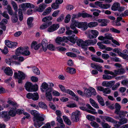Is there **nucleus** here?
Here are the masks:
<instances>
[{"mask_svg": "<svg viewBox=\"0 0 128 128\" xmlns=\"http://www.w3.org/2000/svg\"><path fill=\"white\" fill-rule=\"evenodd\" d=\"M64 38L65 39L66 42L68 40L73 43H75L76 42L75 39L73 37L71 36H64Z\"/></svg>", "mask_w": 128, "mask_h": 128, "instance_id": "obj_37", "label": "nucleus"}, {"mask_svg": "<svg viewBox=\"0 0 128 128\" xmlns=\"http://www.w3.org/2000/svg\"><path fill=\"white\" fill-rule=\"evenodd\" d=\"M8 22V21L7 19H3L0 23V28L4 30H5L6 28L5 25L7 24Z\"/></svg>", "mask_w": 128, "mask_h": 128, "instance_id": "obj_22", "label": "nucleus"}, {"mask_svg": "<svg viewBox=\"0 0 128 128\" xmlns=\"http://www.w3.org/2000/svg\"><path fill=\"white\" fill-rule=\"evenodd\" d=\"M98 24L97 22H91L87 24V26L90 28H92L96 27Z\"/></svg>", "mask_w": 128, "mask_h": 128, "instance_id": "obj_39", "label": "nucleus"}, {"mask_svg": "<svg viewBox=\"0 0 128 128\" xmlns=\"http://www.w3.org/2000/svg\"><path fill=\"white\" fill-rule=\"evenodd\" d=\"M97 21L101 23L100 26H107V23L109 22L108 20L104 19H99Z\"/></svg>", "mask_w": 128, "mask_h": 128, "instance_id": "obj_25", "label": "nucleus"}, {"mask_svg": "<svg viewBox=\"0 0 128 128\" xmlns=\"http://www.w3.org/2000/svg\"><path fill=\"white\" fill-rule=\"evenodd\" d=\"M114 82L113 80L110 81L108 82L104 81L103 82L102 85L104 86L111 88L114 84Z\"/></svg>", "mask_w": 128, "mask_h": 128, "instance_id": "obj_16", "label": "nucleus"}, {"mask_svg": "<svg viewBox=\"0 0 128 128\" xmlns=\"http://www.w3.org/2000/svg\"><path fill=\"white\" fill-rule=\"evenodd\" d=\"M4 72L7 75L10 76H12L13 74L12 69L8 67H6L5 69Z\"/></svg>", "mask_w": 128, "mask_h": 128, "instance_id": "obj_29", "label": "nucleus"}, {"mask_svg": "<svg viewBox=\"0 0 128 128\" xmlns=\"http://www.w3.org/2000/svg\"><path fill=\"white\" fill-rule=\"evenodd\" d=\"M114 76L107 74H104L102 75V78L104 80H110L113 78Z\"/></svg>", "mask_w": 128, "mask_h": 128, "instance_id": "obj_53", "label": "nucleus"}, {"mask_svg": "<svg viewBox=\"0 0 128 128\" xmlns=\"http://www.w3.org/2000/svg\"><path fill=\"white\" fill-rule=\"evenodd\" d=\"M16 108H11V109H10V110L8 112V114L9 115V117L10 116L12 117L15 116L16 114Z\"/></svg>", "mask_w": 128, "mask_h": 128, "instance_id": "obj_26", "label": "nucleus"}, {"mask_svg": "<svg viewBox=\"0 0 128 128\" xmlns=\"http://www.w3.org/2000/svg\"><path fill=\"white\" fill-rule=\"evenodd\" d=\"M11 20L14 23H15L18 22V17L17 12L14 13L11 18Z\"/></svg>", "mask_w": 128, "mask_h": 128, "instance_id": "obj_33", "label": "nucleus"}, {"mask_svg": "<svg viewBox=\"0 0 128 128\" xmlns=\"http://www.w3.org/2000/svg\"><path fill=\"white\" fill-rule=\"evenodd\" d=\"M90 124L92 127L95 128H98L99 126L98 124L94 121L91 122L90 123Z\"/></svg>", "mask_w": 128, "mask_h": 128, "instance_id": "obj_58", "label": "nucleus"}, {"mask_svg": "<svg viewBox=\"0 0 128 128\" xmlns=\"http://www.w3.org/2000/svg\"><path fill=\"white\" fill-rule=\"evenodd\" d=\"M11 4L15 10L14 12H17L18 11V6L16 3L14 1H12L11 2Z\"/></svg>", "mask_w": 128, "mask_h": 128, "instance_id": "obj_43", "label": "nucleus"}, {"mask_svg": "<svg viewBox=\"0 0 128 128\" xmlns=\"http://www.w3.org/2000/svg\"><path fill=\"white\" fill-rule=\"evenodd\" d=\"M128 112L126 111H124L123 110H120L119 111V114L118 115L120 118L122 117H124L126 116V114L128 113Z\"/></svg>", "mask_w": 128, "mask_h": 128, "instance_id": "obj_46", "label": "nucleus"}, {"mask_svg": "<svg viewBox=\"0 0 128 128\" xmlns=\"http://www.w3.org/2000/svg\"><path fill=\"white\" fill-rule=\"evenodd\" d=\"M1 118L5 119L10 118L9 115L6 111H2L1 113L0 114V118Z\"/></svg>", "mask_w": 128, "mask_h": 128, "instance_id": "obj_31", "label": "nucleus"}, {"mask_svg": "<svg viewBox=\"0 0 128 128\" xmlns=\"http://www.w3.org/2000/svg\"><path fill=\"white\" fill-rule=\"evenodd\" d=\"M84 95H85L88 98L92 96L91 93L88 89H85L84 91Z\"/></svg>", "mask_w": 128, "mask_h": 128, "instance_id": "obj_44", "label": "nucleus"}, {"mask_svg": "<svg viewBox=\"0 0 128 128\" xmlns=\"http://www.w3.org/2000/svg\"><path fill=\"white\" fill-rule=\"evenodd\" d=\"M42 44L43 50L44 52H46L47 50L48 45V41L47 40L45 39H43L42 42Z\"/></svg>", "mask_w": 128, "mask_h": 128, "instance_id": "obj_20", "label": "nucleus"}, {"mask_svg": "<svg viewBox=\"0 0 128 128\" xmlns=\"http://www.w3.org/2000/svg\"><path fill=\"white\" fill-rule=\"evenodd\" d=\"M97 42V40L96 39L93 40H86V46L90 45H94L96 44Z\"/></svg>", "mask_w": 128, "mask_h": 128, "instance_id": "obj_28", "label": "nucleus"}, {"mask_svg": "<svg viewBox=\"0 0 128 128\" xmlns=\"http://www.w3.org/2000/svg\"><path fill=\"white\" fill-rule=\"evenodd\" d=\"M92 59L94 61L100 63H103L104 61L102 59L97 57L96 56L91 55Z\"/></svg>", "mask_w": 128, "mask_h": 128, "instance_id": "obj_32", "label": "nucleus"}, {"mask_svg": "<svg viewBox=\"0 0 128 128\" xmlns=\"http://www.w3.org/2000/svg\"><path fill=\"white\" fill-rule=\"evenodd\" d=\"M86 40L84 41L81 39L78 40L76 41L77 45L80 46L81 47L85 50H87V47L86 46Z\"/></svg>", "mask_w": 128, "mask_h": 128, "instance_id": "obj_7", "label": "nucleus"}, {"mask_svg": "<svg viewBox=\"0 0 128 128\" xmlns=\"http://www.w3.org/2000/svg\"><path fill=\"white\" fill-rule=\"evenodd\" d=\"M32 99L34 100H38L39 98L38 94L37 92L34 93L33 94Z\"/></svg>", "mask_w": 128, "mask_h": 128, "instance_id": "obj_55", "label": "nucleus"}, {"mask_svg": "<svg viewBox=\"0 0 128 128\" xmlns=\"http://www.w3.org/2000/svg\"><path fill=\"white\" fill-rule=\"evenodd\" d=\"M52 91V89H50L46 92L45 96L46 100L48 101H50L52 100V96L51 93Z\"/></svg>", "mask_w": 128, "mask_h": 128, "instance_id": "obj_15", "label": "nucleus"}, {"mask_svg": "<svg viewBox=\"0 0 128 128\" xmlns=\"http://www.w3.org/2000/svg\"><path fill=\"white\" fill-rule=\"evenodd\" d=\"M59 27L60 25L58 24H53L48 28L47 31L49 32H53L57 30Z\"/></svg>", "mask_w": 128, "mask_h": 128, "instance_id": "obj_13", "label": "nucleus"}, {"mask_svg": "<svg viewBox=\"0 0 128 128\" xmlns=\"http://www.w3.org/2000/svg\"><path fill=\"white\" fill-rule=\"evenodd\" d=\"M128 122V120L126 118H124L121 119L120 121L119 122V123L122 125L124 124H125Z\"/></svg>", "mask_w": 128, "mask_h": 128, "instance_id": "obj_57", "label": "nucleus"}, {"mask_svg": "<svg viewBox=\"0 0 128 128\" xmlns=\"http://www.w3.org/2000/svg\"><path fill=\"white\" fill-rule=\"evenodd\" d=\"M24 50V49L22 47H20L16 50V54L17 56L20 55L21 54L25 56H28L30 54V52L28 51H27V54L25 53V52H23Z\"/></svg>", "mask_w": 128, "mask_h": 128, "instance_id": "obj_9", "label": "nucleus"}, {"mask_svg": "<svg viewBox=\"0 0 128 128\" xmlns=\"http://www.w3.org/2000/svg\"><path fill=\"white\" fill-rule=\"evenodd\" d=\"M66 55L71 57H76V56L75 54L72 52H68L66 53Z\"/></svg>", "mask_w": 128, "mask_h": 128, "instance_id": "obj_63", "label": "nucleus"}, {"mask_svg": "<svg viewBox=\"0 0 128 128\" xmlns=\"http://www.w3.org/2000/svg\"><path fill=\"white\" fill-rule=\"evenodd\" d=\"M52 18L51 16H48L44 17L42 19V22H49V21L52 20Z\"/></svg>", "mask_w": 128, "mask_h": 128, "instance_id": "obj_36", "label": "nucleus"}, {"mask_svg": "<svg viewBox=\"0 0 128 128\" xmlns=\"http://www.w3.org/2000/svg\"><path fill=\"white\" fill-rule=\"evenodd\" d=\"M47 48L50 50L53 51L55 50V48L54 45L52 44H50L48 45Z\"/></svg>", "mask_w": 128, "mask_h": 128, "instance_id": "obj_64", "label": "nucleus"}, {"mask_svg": "<svg viewBox=\"0 0 128 128\" xmlns=\"http://www.w3.org/2000/svg\"><path fill=\"white\" fill-rule=\"evenodd\" d=\"M96 98L99 103L102 106H104L105 104L104 103L102 98L98 95L97 96Z\"/></svg>", "mask_w": 128, "mask_h": 128, "instance_id": "obj_38", "label": "nucleus"}, {"mask_svg": "<svg viewBox=\"0 0 128 128\" xmlns=\"http://www.w3.org/2000/svg\"><path fill=\"white\" fill-rule=\"evenodd\" d=\"M5 43L6 45L10 48H13L16 46L18 43L16 42H12L8 40H6Z\"/></svg>", "mask_w": 128, "mask_h": 128, "instance_id": "obj_14", "label": "nucleus"}, {"mask_svg": "<svg viewBox=\"0 0 128 128\" xmlns=\"http://www.w3.org/2000/svg\"><path fill=\"white\" fill-rule=\"evenodd\" d=\"M46 7V5L44 3L40 4L38 7H36L35 9L36 10L40 12H42Z\"/></svg>", "mask_w": 128, "mask_h": 128, "instance_id": "obj_18", "label": "nucleus"}, {"mask_svg": "<svg viewBox=\"0 0 128 128\" xmlns=\"http://www.w3.org/2000/svg\"><path fill=\"white\" fill-rule=\"evenodd\" d=\"M24 60V58L20 56L18 57V62L15 61L14 62V64L16 65H19L20 64V62H23Z\"/></svg>", "mask_w": 128, "mask_h": 128, "instance_id": "obj_45", "label": "nucleus"}, {"mask_svg": "<svg viewBox=\"0 0 128 128\" xmlns=\"http://www.w3.org/2000/svg\"><path fill=\"white\" fill-rule=\"evenodd\" d=\"M120 50L119 49H118L116 53L118 54V55L126 59L128 57V56L127 54H125L121 53L120 52Z\"/></svg>", "mask_w": 128, "mask_h": 128, "instance_id": "obj_35", "label": "nucleus"}, {"mask_svg": "<svg viewBox=\"0 0 128 128\" xmlns=\"http://www.w3.org/2000/svg\"><path fill=\"white\" fill-rule=\"evenodd\" d=\"M105 39H108L109 40H112V42L116 44L119 46L120 44L116 40L113 39L112 37V34L109 33H107L105 34Z\"/></svg>", "mask_w": 128, "mask_h": 128, "instance_id": "obj_10", "label": "nucleus"}, {"mask_svg": "<svg viewBox=\"0 0 128 128\" xmlns=\"http://www.w3.org/2000/svg\"><path fill=\"white\" fill-rule=\"evenodd\" d=\"M20 6L23 10H26L27 8H32L34 7V6L29 3H26L22 4Z\"/></svg>", "mask_w": 128, "mask_h": 128, "instance_id": "obj_11", "label": "nucleus"}, {"mask_svg": "<svg viewBox=\"0 0 128 128\" xmlns=\"http://www.w3.org/2000/svg\"><path fill=\"white\" fill-rule=\"evenodd\" d=\"M81 114L80 111L76 110L72 112L71 115V119L73 122H77L79 121Z\"/></svg>", "mask_w": 128, "mask_h": 128, "instance_id": "obj_4", "label": "nucleus"}, {"mask_svg": "<svg viewBox=\"0 0 128 128\" xmlns=\"http://www.w3.org/2000/svg\"><path fill=\"white\" fill-rule=\"evenodd\" d=\"M52 10V8L50 7H49L48 8L43 12L42 15L44 16H45L48 15L50 12Z\"/></svg>", "mask_w": 128, "mask_h": 128, "instance_id": "obj_40", "label": "nucleus"}, {"mask_svg": "<svg viewBox=\"0 0 128 128\" xmlns=\"http://www.w3.org/2000/svg\"><path fill=\"white\" fill-rule=\"evenodd\" d=\"M41 46L40 44H38L36 41L33 42L31 44V47L32 48L34 49L35 50H38Z\"/></svg>", "mask_w": 128, "mask_h": 128, "instance_id": "obj_19", "label": "nucleus"}, {"mask_svg": "<svg viewBox=\"0 0 128 128\" xmlns=\"http://www.w3.org/2000/svg\"><path fill=\"white\" fill-rule=\"evenodd\" d=\"M86 106L90 110H88L86 107L84 106H80V108L81 110L86 111L87 112L93 114H97V112L92 110H95L93 108L90 104H87L86 105Z\"/></svg>", "mask_w": 128, "mask_h": 128, "instance_id": "obj_6", "label": "nucleus"}, {"mask_svg": "<svg viewBox=\"0 0 128 128\" xmlns=\"http://www.w3.org/2000/svg\"><path fill=\"white\" fill-rule=\"evenodd\" d=\"M91 66L93 68L99 71L102 72V70L101 69L102 66L98 64H91Z\"/></svg>", "mask_w": 128, "mask_h": 128, "instance_id": "obj_23", "label": "nucleus"}, {"mask_svg": "<svg viewBox=\"0 0 128 128\" xmlns=\"http://www.w3.org/2000/svg\"><path fill=\"white\" fill-rule=\"evenodd\" d=\"M18 14L19 19L20 21H22L23 19V15L22 13V10L20 9H19L18 10Z\"/></svg>", "mask_w": 128, "mask_h": 128, "instance_id": "obj_51", "label": "nucleus"}, {"mask_svg": "<svg viewBox=\"0 0 128 128\" xmlns=\"http://www.w3.org/2000/svg\"><path fill=\"white\" fill-rule=\"evenodd\" d=\"M30 112L31 114L34 116L33 118H34V119H35V118L40 114L36 111L35 110L31 111Z\"/></svg>", "mask_w": 128, "mask_h": 128, "instance_id": "obj_49", "label": "nucleus"}, {"mask_svg": "<svg viewBox=\"0 0 128 128\" xmlns=\"http://www.w3.org/2000/svg\"><path fill=\"white\" fill-rule=\"evenodd\" d=\"M111 90L109 88H104L103 92L104 94V95L106 96V94H110L111 93Z\"/></svg>", "mask_w": 128, "mask_h": 128, "instance_id": "obj_52", "label": "nucleus"}, {"mask_svg": "<svg viewBox=\"0 0 128 128\" xmlns=\"http://www.w3.org/2000/svg\"><path fill=\"white\" fill-rule=\"evenodd\" d=\"M58 4L56 3H53L51 5V6L52 9L56 10L59 7Z\"/></svg>", "mask_w": 128, "mask_h": 128, "instance_id": "obj_56", "label": "nucleus"}, {"mask_svg": "<svg viewBox=\"0 0 128 128\" xmlns=\"http://www.w3.org/2000/svg\"><path fill=\"white\" fill-rule=\"evenodd\" d=\"M7 8L9 14L10 15L12 16L13 14L11 6L9 5H7Z\"/></svg>", "mask_w": 128, "mask_h": 128, "instance_id": "obj_50", "label": "nucleus"}, {"mask_svg": "<svg viewBox=\"0 0 128 128\" xmlns=\"http://www.w3.org/2000/svg\"><path fill=\"white\" fill-rule=\"evenodd\" d=\"M95 5L99 6L100 8L104 9H107L110 7V5L109 4H102L100 2L97 1L95 2Z\"/></svg>", "mask_w": 128, "mask_h": 128, "instance_id": "obj_12", "label": "nucleus"}, {"mask_svg": "<svg viewBox=\"0 0 128 128\" xmlns=\"http://www.w3.org/2000/svg\"><path fill=\"white\" fill-rule=\"evenodd\" d=\"M89 89L90 90V92L91 93L92 95L94 96L96 95V93L94 88L92 87H90L89 88Z\"/></svg>", "mask_w": 128, "mask_h": 128, "instance_id": "obj_60", "label": "nucleus"}, {"mask_svg": "<svg viewBox=\"0 0 128 128\" xmlns=\"http://www.w3.org/2000/svg\"><path fill=\"white\" fill-rule=\"evenodd\" d=\"M115 106L116 110L114 113L116 114H118L121 108L120 106L118 103H116L115 104Z\"/></svg>", "mask_w": 128, "mask_h": 128, "instance_id": "obj_34", "label": "nucleus"}, {"mask_svg": "<svg viewBox=\"0 0 128 128\" xmlns=\"http://www.w3.org/2000/svg\"><path fill=\"white\" fill-rule=\"evenodd\" d=\"M97 45L99 46V48L102 49H105L106 46L102 44L100 42H98L97 43Z\"/></svg>", "mask_w": 128, "mask_h": 128, "instance_id": "obj_59", "label": "nucleus"}, {"mask_svg": "<svg viewBox=\"0 0 128 128\" xmlns=\"http://www.w3.org/2000/svg\"><path fill=\"white\" fill-rule=\"evenodd\" d=\"M32 70L34 74L37 75L40 74V72L38 69L36 67H33L32 68Z\"/></svg>", "mask_w": 128, "mask_h": 128, "instance_id": "obj_42", "label": "nucleus"}, {"mask_svg": "<svg viewBox=\"0 0 128 128\" xmlns=\"http://www.w3.org/2000/svg\"><path fill=\"white\" fill-rule=\"evenodd\" d=\"M63 118L65 122L68 125H70L71 124L70 120L67 117L63 116Z\"/></svg>", "mask_w": 128, "mask_h": 128, "instance_id": "obj_47", "label": "nucleus"}, {"mask_svg": "<svg viewBox=\"0 0 128 128\" xmlns=\"http://www.w3.org/2000/svg\"><path fill=\"white\" fill-rule=\"evenodd\" d=\"M7 103L9 105V107L11 109V108H16L18 107V105L17 103L15 102H13L11 100H9L7 101Z\"/></svg>", "mask_w": 128, "mask_h": 128, "instance_id": "obj_24", "label": "nucleus"}, {"mask_svg": "<svg viewBox=\"0 0 128 128\" xmlns=\"http://www.w3.org/2000/svg\"><path fill=\"white\" fill-rule=\"evenodd\" d=\"M66 70L67 72L71 74H74L76 72V69L73 68L67 67Z\"/></svg>", "mask_w": 128, "mask_h": 128, "instance_id": "obj_27", "label": "nucleus"}, {"mask_svg": "<svg viewBox=\"0 0 128 128\" xmlns=\"http://www.w3.org/2000/svg\"><path fill=\"white\" fill-rule=\"evenodd\" d=\"M99 34L98 32L96 30H91L88 36V38L90 39L95 38L97 37Z\"/></svg>", "mask_w": 128, "mask_h": 128, "instance_id": "obj_8", "label": "nucleus"}, {"mask_svg": "<svg viewBox=\"0 0 128 128\" xmlns=\"http://www.w3.org/2000/svg\"><path fill=\"white\" fill-rule=\"evenodd\" d=\"M70 15L69 14L67 15L66 16L64 19V22L65 23H68L70 21Z\"/></svg>", "mask_w": 128, "mask_h": 128, "instance_id": "obj_62", "label": "nucleus"}, {"mask_svg": "<svg viewBox=\"0 0 128 128\" xmlns=\"http://www.w3.org/2000/svg\"><path fill=\"white\" fill-rule=\"evenodd\" d=\"M41 89L42 91L44 92V91H48L50 89H52V88H48V84L45 82H43L41 86Z\"/></svg>", "mask_w": 128, "mask_h": 128, "instance_id": "obj_21", "label": "nucleus"}, {"mask_svg": "<svg viewBox=\"0 0 128 128\" xmlns=\"http://www.w3.org/2000/svg\"><path fill=\"white\" fill-rule=\"evenodd\" d=\"M70 27L71 29L74 30V32L76 34H77L78 32V31L76 28V27L83 30H86L88 28L87 23L86 22H79L76 20L72 21Z\"/></svg>", "mask_w": 128, "mask_h": 128, "instance_id": "obj_1", "label": "nucleus"}, {"mask_svg": "<svg viewBox=\"0 0 128 128\" xmlns=\"http://www.w3.org/2000/svg\"><path fill=\"white\" fill-rule=\"evenodd\" d=\"M50 22L48 23H44L42 24L40 27V28L41 29H44L48 27L49 26V24Z\"/></svg>", "mask_w": 128, "mask_h": 128, "instance_id": "obj_54", "label": "nucleus"}, {"mask_svg": "<svg viewBox=\"0 0 128 128\" xmlns=\"http://www.w3.org/2000/svg\"><path fill=\"white\" fill-rule=\"evenodd\" d=\"M44 116L43 115L40 114L35 118H33L34 122V125L36 128H39L44 123L42 122L44 120Z\"/></svg>", "mask_w": 128, "mask_h": 128, "instance_id": "obj_2", "label": "nucleus"}, {"mask_svg": "<svg viewBox=\"0 0 128 128\" xmlns=\"http://www.w3.org/2000/svg\"><path fill=\"white\" fill-rule=\"evenodd\" d=\"M38 105L40 108L44 109H46L47 108V106L44 102H40L38 103Z\"/></svg>", "mask_w": 128, "mask_h": 128, "instance_id": "obj_48", "label": "nucleus"}, {"mask_svg": "<svg viewBox=\"0 0 128 128\" xmlns=\"http://www.w3.org/2000/svg\"><path fill=\"white\" fill-rule=\"evenodd\" d=\"M56 43L60 45H62L64 46L65 44L64 43L61 42H65V39L64 38V36L62 38L60 37H57L55 40Z\"/></svg>", "mask_w": 128, "mask_h": 128, "instance_id": "obj_17", "label": "nucleus"}, {"mask_svg": "<svg viewBox=\"0 0 128 128\" xmlns=\"http://www.w3.org/2000/svg\"><path fill=\"white\" fill-rule=\"evenodd\" d=\"M105 120L108 122L114 124H116L117 123V121L114 120L112 118L108 116H106Z\"/></svg>", "mask_w": 128, "mask_h": 128, "instance_id": "obj_41", "label": "nucleus"}, {"mask_svg": "<svg viewBox=\"0 0 128 128\" xmlns=\"http://www.w3.org/2000/svg\"><path fill=\"white\" fill-rule=\"evenodd\" d=\"M110 30L111 32L116 33L119 34L120 32V30L115 28H110Z\"/></svg>", "mask_w": 128, "mask_h": 128, "instance_id": "obj_61", "label": "nucleus"}, {"mask_svg": "<svg viewBox=\"0 0 128 128\" xmlns=\"http://www.w3.org/2000/svg\"><path fill=\"white\" fill-rule=\"evenodd\" d=\"M120 6V4L118 2H114L112 5L111 9L114 11H116L118 10Z\"/></svg>", "mask_w": 128, "mask_h": 128, "instance_id": "obj_30", "label": "nucleus"}, {"mask_svg": "<svg viewBox=\"0 0 128 128\" xmlns=\"http://www.w3.org/2000/svg\"><path fill=\"white\" fill-rule=\"evenodd\" d=\"M26 77V74L21 71H18L14 73V77L16 80H22L24 79Z\"/></svg>", "mask_w": 128, "mask_h": 128, "instance_id": "obj_5", "label": "nucleus"}, {"mask_svg": "<svg viewBox=\"0 0 128 128\" xmlns=\"http://www.w3.org/2000/svg\"><path fill=\"white\" fill-rule=\"evenodd\" d=\"M24 87L26 90L28 92L36 91L38 89L36 84L33 85L30 82H26L25 85Z\"/></svg>", "mask_w": 128, "mask_h": 128, "instance_id": "obj_3", "label": "nucleus"}]
</instances>
